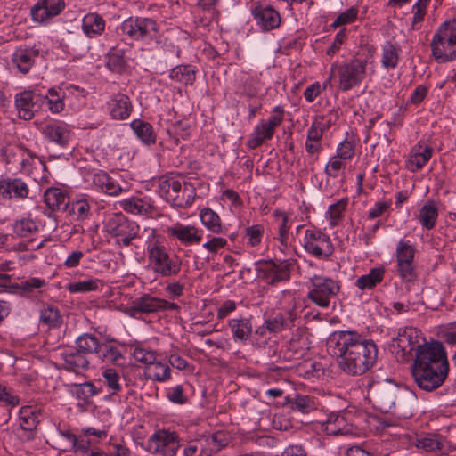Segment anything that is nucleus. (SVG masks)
Returning <instances> with one entry per match:
<instances>
[{"mask_svg":"<svg viewBox=\"0 0 456 456\" xmlns=\"http://www.w3.org/2000/svg\"><path fill=\"white\" fill-rule=\"evenodd\" d=\"M326 346L339 369L352 376L364 374L377 361L378 348L374 341L356 331H334L328 337Z\"/></svg>","mask_w":456,"mask_h":456,"instance_id":"obj_1","label":"nucleus"},{"mask_svg":"<svg viewBox=\"0 0 456 456\" xmlns=\"http://www.w3.org/2000/svg\"><path fill=\"white\" fill-rule=\"evenodd\" d=\"M412 359L411 371L419 388L433 391L446 379L449 364L446 351L441 342L423 343Z\"/></svg>","mask_w":456,"mask_h":456,"instance_id":"obj_2","label":"nucleus"},{"mask_svg":"<svg viewBox=\"0 0 456 456\" xmlns=\"http://www.w3.org/2000/svg\"><path fill=\"white\" fill-rule=\"evenodd\" d=\"M158 193L172 206L186 208L193 203L196 189L193 184L185 182L179 175L170 173L159 177Z\"/></svg>","mask_w":456,"mask_h":456,"instance_id":"obj_3","label":"nucleus"},{"mask_svg":"<svg viewBox=\"0 0 456 456\" xmlns=\"http://www.w3.org/2000/svg\"><path fill=\"white\" fill-rule=\"evenodd\" d=\"M146 251L154 273L162 277L176 276L182 269V258L171 252L163 240L153 239L147 242Z\"/></svg>","mask_w":456,"mask_h":456,"instance_id":"obj_4","label":"nucleus"},{"mask_svg":"<svg viewBox=\"0 0 456 456\" xmlns=\"http://www.w3.org/2000/svg\"><path fill=\"white\" fill-rule=\"evenodd\" d=\"M367 75V59L354 57L341 64L333 63L330 67V75L324 82V87L332 77L338 78V88L347 92L362 84Z\"/></svg>","mask_w":456,"mask_h":456,"instance_id":"obj_5","label":"nucleus"},{"mask_svg":"<svg viewBox=\"0 0 456 456\" xmlns=\"http://www.w3.org/2000/svg\"><path fill=\"white\" fill-rule=\"evenodd\" d=\"M432 56L439 63L456 59V18L441 23L430 43Z\"/></svg>","mask_w":456,"mask_h":456,"instance_id":"obj_6","label":"nucleus"},{"mask_svg":"<svg viewBox=\"0 0 456 456\" xmlns=\"http://www.w3.org/2000/svg\"><path fill=\"white\" fill-rule=\"evenodd\" d=\"M119 29L132 40L161 43L159 24L151 18L129 17L120 24Z\"/></svg>","mask_w":456,"mask_h":456,"instance_id":"obj_7","label":"nucleus"},{"mask_svg":"<svg viewBox=\"0 0 456 456\" xmlns=\"http://www.w3.org/2000/svg\"><path fill=\"white\" fill-rule=\"evenodd\" d=\"M309 283L307 298L324 309L330 307L331 301L338 297L341 289L339 281L322 275H314L309 279Z\"/></svg>","mask_w":456,"mask_h":456,"instance_id":"obj_8","label":"nucleus"},{"mask_svg":"<svg viewBox=\"0 0 456 456\" xmlns=\"http://www.w3.org/2000/svg\"><path fill=\"white\" fill-rule=\"evenodd\" d=\"M103 230L117 238L118 244L128 247L138 236L140 228L135 222L130 221L122 213H110L105 216Z\"/></svg>","mask_w":456,"mask_h":456,"instance_id":"obj_9","label":"nucleus"},{"mask_svg":"<svg viewBox=\"0 0 456 456\" xmlns=\"http://www.w3.org/2000/svg\"><path fill=\"white\" fill-rule=\"evenodd\" d=\"M142 446L152 455L176 456L182 444L177 432L170 428H158Z\"/></svg>","mask_w":456,"mask_h":456,"instance_id":"obj_10","label":"nucleus"},{"mask_svg":"<svg viewBox=\"0 0 456 456\" xmlns=\"http://www.w3.org/2000/svg\"><path fill=\"white\" fill-rule=\"evenodd\" d=\"M302 246L307 254L320 260H328L334 253L330 236L315 227L305 231Z\"/></svg>","mask_w":456,"mask_h":456,"instance_id":"obj_11","label":"nucleus"},{"mask_svg":"<svg viewBox=\"0 0 456 456\" xmlns=\"http://www.w3.org/2000/svg\"><path fill=\"white\" fill-rule=\"evenodd\" d=\"M284 110L281 106H276L273 109L272 115L267 119H262L254 127L249 138L247 141V147L256 149L265 142L273 138L276 128L283 120Z\"/></svg>","mask_w":456,"mask_h":456,"instance_id":"obj_12","label":"nucleus"},{"mask_svg":"<svg viewBox=\"0 0 456 456\" xmlns=\"http://www.w3.org/2000/svg\"><path fill=\"white\" fill-rule=\"evenodd\" d=\"M425 339L419 336L418 330L406 328L398 333L392 345L393 352L400 362L409 361L416 351L422 346Z\"/></svg>","mask_w":456,"mask_h":456,"instance_id":"obj_13","label":"nucleus"},{"mask_svg":"<svg viewBox=\"0 0 456 456\" xmlns=\"http://www.w3.org/2000/svg\"><path fill=\"white\" fill-rule=\"evenodd\" d=\"M257 277L269 285H275L290 277V265L287 261L259 262L256 267Z\"/></svg>","mask_w":456,"mask_h":456,"instance_id":"obj_14","label":"nucleus"},{"mask_svg":"<svg viewBox=\"0 0 456 456\" xmlns=\"http://www.w3.org/2000/svg\"><path fill=\"white\" fill-rule=\"evenodd\" d=\"M398 389L391 384L373 385L370 391V400L373 407L381 412H390L395 405Z\"/></svg>","mask_w":456,"mask_h":456,"instance_id":"obj_15","label":"nucleus"},{"mask_svg":"<svg viewBox=\"0 0 456 456\" xmlns=\"http://www.w3.org/2000/svg\"><path fill=\"white\" fill-rule=\"evenodd\" d=\"M14 103L19 117L24 120H30L43 103V98L36 91L25 90L15 95Z\"/></svg>","mask_w":456,"mask_h":456,"instance_id":"obj_16","label":"nucleus"},{"mask_svg":"<svg viewBox=\"0 0 456 456\" xmlns=\"http://www.w3.org/2000/svg\"><path fill=\"white\" fill-rule=\"evenodd\" d=\"M160 298L143 293L134 298L124 313L131 318L140 319L143 314L159 312Z\"/></svg>","mask_w":456,"mask_h":456,"instance_id":"obj_17","label":"nucleus"},{"mask_svg":"<svg viewBox=\"0 0 456 456\" xmlns=\"http://www.w3.org/2000/svg\"><path fill=\"white\" fill-rule=\"evenodd\" d=\"M65 7L63 0H38L31 8L32 20L38 23H47L59 15Z\"/></svg>","mask_w":456,"mask_h":456,"instance_id":"obj_18","label":"nucleus"},{"mask_svg":"<svg viewBox=\"0 0 456 456\" xmlns=\"http://www.w3.org/2000/svg\"><path fill=\"white\" fill-rule=\"evenodd\" d=\"M165 232L170 238L179 240L183 246L199 244L202 240L201 231L191 224L184 225L177 222L167 227Z\"/></svg>","mask_w":456,"mask_h":456,"instance_id":"obj_19","label":"nucleus"},{"mask_svg":"<svg viewBox=\"0 0 456 456\" xmlns=\"http://www.w3.org/2000/svg\"><path fill=\"white\" fill-rule=\"evenodd\" d=\"M18 421V436L25 440L33 439L39 423V412L32 406H23L19 411Z\"/></svg>","mask_w":456,"mask_h":456,"instance_id":"obj_20","label":"nucleus"},{"mask_svg":"<svg viewBox=\"0 0 456 456\" xmlns=\"http://www.w3.org/2000/svg\"><path fill=\"white\" fill-rule=\"evenodd\" d=\"M45 139L60 147H66L71 139L72 134L68 125L63 122L53 120L46 123L41 129Z\"/></svg>","mask_w":456,"mask_h":456,"instance_id":"obj_21","label":"nucleus"},{"mask_svg":"<svg viewBox=\"0 0 456 456\" xmlns=\"http://www.w3.org/2000/svg\"><path fill=\"white\" fill-rule=\"evenodd\" d=\"M297 318V313L295 308H290L283 312L273 314L265 320V327L269 333H280L284 330L291 329L295 326V321Z\"/></svg>","mask_w":456,"mask_h":456,"instance_id":"obj_22","label":"nucleus"},{"mask_svg":"<svg viewBox=\"0 0 456 456\" xmlns=\"http://www.w3.org/2000/svg\"><path fill=\"white\" fill-rule=\"evenodd\" d=\"M251 13L256 24L264 31H270L280 26L281 17L279 12L269 5L257 4L251 9Z\"/></svg>","mask_w":456,"mask_h":456,"instance_id":"obj_23","label":"nucleus"},{"mask_svg":"<svg viewBox=\"0 0 456 456\" xmlns=\"http://www.w3.org/2000/svg\"><path fill=\"white\" fill-rule=\"evenodd\" d=\"M107 104L111 118L116 120L128 118L133 110L129 97L120 93L112 95Z\"/></svg>","mask_w":456,"mask_h":456,"instance_id":"obj_24","label":"nucleus"},{"mask_svg":"<svg viewBox=\"0 0 456 456\" xmlns=\"http://www.w3.org/2000/svg\"><path fill=\"white\" fill-rule=\"evenodd\" d=\"M432 154L433 149L423 141H419L411 149L407 160L408 168L412 172L419 170L429 161Z\"/></svg>","mask_w":456,"mask_h":456,"instance_id":"obj_25","label":"nucleus"},{"mask_svg":"<svg viewBox=\"0 0 456 456\" xmlns=\"http://www.w3.org/2000/svg\"><path fill=\"white\" fill-rule=\"evenodd\" d=\"M29 193L28 184L20 178H8L0 181V196L4 199L12 197L17 199H26Z\"/></svg>","mask_w":456,"mask_h":456,"instance_id":"obj_26","label":"nucleus"},{"mask_svg":"<svg viewBox=\"0 0 456 456\" xmlns=\"http://www.w3.org/2000/svg\"><path fill=\"white\" fill-rule=\"evenodd\" d=\"M60 357L63 361V368L68 371L78 374L89 367L87 356L76 349L64 350L60 354Z\"/></svg>","mask_w":456,"mask_h":456,"instance_id":"obj_27","label":"nucleus"},{"mask_svg":"<svg viewBox=\"0 0 456 456\" xmlns=\"http://www.w3.org/2000/svg\"><path fill=\"white\" fill-rule=\"evenodd\" d=\"M39 54V49L36 45L29 48L17 49L12 57L14 67L22 74L29 72L35 64V58Z\"/></svg>","mask_w":456,"mask_h":456,"instance_id":"obj_28","label":"nucleus"},{"mask_svg":"<svg viewBox=\"0 0 456 456\" xmlns=\"http://www.w3.org/2000/svg\"><path fill=\"white\" fill-rule=\"evenodd\" d=\"M232 337L235 342L245 344L252 336V322L247 317L240 316L228 321Z\"/></svg>","mask_w":456,"mask_h":456,"instance_id":"obj_29","label":"nucleus"},{"mask_svg":"<svg viewBox=\"0 0 456 456\" xmlns=\"http://www.w3.org/2000/svg\"><path fill=\"white\" fill-rule=\"evenodd\" d=\"M93 183L99 190L110 196H117L126 191L115 178L104 171H99L94 175Z\"/></svg>","mask_w":456,"mask_h":456,"instance_id":"obj_30","label":"nucleus"},{"mask_svg":"<svg viewBox=\"0 0 456 456\" xmlns=\"http://www.w3.org/2000/svg\"><path fill=\"white\" fill-rule=\"evenodd\" d=\"M44 200L46 206L53 211H66L69 205V197L60 188L52 187L47 189L44 194Z\"/></svg>","mask_w":456,"mask_h":456,"instance_id":"obj_31","label":"nucleus"},{"mask_svg":"<svg viewBox=\"0 0 456 456\" xmlns=\"http://www.w3.org/2000/svg\"><path fill=\"white\" fill-rule=\"evenodd\" d=\"M385 276V268L383 266L374 267L367 274L362 275L356 279L354 285L362 291L374 289L381 283Z\"/></svg>","mask_w":456,"mask_h":456,"instance_id":"obj_32","label":"nucleus"},{"mask_svg":"<svg viewBox=\"0 0 456 456\" xmlns=\"http://www.w3.org/2000/svg\"><path fill=\"white\" fill-rule=\"evenodd\" d=\"M273 216L277 224L278 237L281 246L284 248L289 245V232L291 228L293 221L289 217L288 214L280 209L273 211Z\"/></svg>","mask_w":456,"mask_h":456,"instance_id":"obj_33","label":"nucleus"},{"mask_svg":"<svg viewBox=\"0 0 456 456\" xmlns=\"http://www.w3.org/2000/svg\"><path fill=\"white\" fill-rule=\"evenodd\" d=\"M200 219L203 226L213 234H223L224 226L217 213L209 208H204L200 212Z\"/></svg>","mask_w":456,"mask_h":456,"instance_id":"obj_34","label":"nucleus"},{"mask_svg":"<svg viewBox=\"0 0 456 456\" xmlns=\"http://www.w3.org/2000/svg\"><path fill=\"white\" fill-rule=\"evenodd\" d=\"M417 218L424 229H433L438 218V208L436 202L428 200L419 209Z\"/></svg>","mask_w":456,"mask_h":456,"instance_id":"obj_35","label":"nucleus"},{"mask_svg":"<svg viewBox=\"0 0 456 456\" xmlns=\"http://www.w3.org/2000/svg\"><path fill=\"white\" fill-rule=\"evenodd\" d=\"M130 126L140 140L145 145H152L156 142V134L152 126L142 119H134L130 123Z\"/></svg>","mask_w":456,"mask_h":456,"instance_id":"obj_36","label":"nucleus"},{"mask_svg":"<svg viewBox=\"0 0 456 456\" xmlns=\"http://www.w3.org/2000/svg\"><path fill=\"white\" fill-rule=\"evenodd\" d=\"M287 404L290 405L292 411H297L304 414L315 411L318 408V403L314 397L303 395H297L293 399L286 396L283 405Z\"/></svg>","mask_w":456,"mask_h":456,"instance_id":"obj_37","label":"nucleus"},{"mask_svg":"<svg viewBox=\"0 0 456 456\" xmlns=\"http://www.w3.org/2000/svg\"><path fill=\"white\" fill-rule=\"evenodd\" d=\"M82 28L84 33L92 38L104 31L105 21L98 13L90 12L83 18Z\"/></svg>","mask_w":456,"mask_h":456,"instance_id":"obj_38","label":"nucleus"},{"mask_svg":"<svg viewBox=\"0 0 456 456\" xmlns=\"http://www.w3.org/2000/svg\"><path fill=\"white\" fill-rule=\"evenodd\" d=\"M122 208L134 215H148L151 213L152 206L146 198L132 197L120 202Z\"/></svg>","mask_w":456,"mask_h":456,"instance_id":"obj_39","label":"nucleus"},{"mask_svg":"<svg viewBox=\"0 0 456 456\" xmlns=\"http://www.w3.org/2000/svg\"><path fill=\"white\" fill-rule=\"evenodd\" d=\"M144 373L147 379L157 382H165L171 379L169 365L158 361L157 358L146 366Z\"/></svg>","mask_w":456,"mask_h":456,"instance_id":"obj_40","label":"nucleus"},{"mask_svg":"<svg viewBox=\"0 0 456 456\" xmlns=\"http://www.w3.org/2000/svg\"><path fill=\"white\" fill-rule=\"evenodd\" d=\"M76 350L84 354L86 356L90 354H98L101 344L98 338L92 334L85 333L79 336L76 341Z\"/></svg>","mask_w":456,"mask_h":456,"instance_id":"obj_41","label":"nucleus"},{"mask_svg":"<svg viewBox=\"0 0 456 456\" xmlns=\"http://www.w3.org/2000/svg\"><path fill=\"white\" fill-rule=\"evenodd\" d=\"M400 46L391 42L382 45L381 64L386 69H395L399 62Z\"/></svg>","mask_w":456,"mask_h":456,"instance_id":"obj_42","label":"nucleus"},{"mask_svg":"<svg viewBox=\"0 0 456 456\" xmlns=\"http://www.w3.org/2000/svg\"><path fill=\"white\" fill-rule=\"evenodd\" d=\"M97 355L102 362L108 364L119 365L121 361L124 360L119 349L109 343L101 344Z\"/></svg>","mask_w":456,"mask_h":456,"instance_id":"obj_43","label":"nucleus"},{"mask_svg":"<svg viewBox=\"0 0 456 456\" xmlns=\"http://www.w3.org/2000/svg\"><path fill=\"white\" fill-rule=\"evenodd\" d=\"M195 69L191 65H178L171 69L170 78L183 83L185 85H192L195 81Z\"/></svg>","mask_w":456,"mask_h":456,"instance_id":"obj_44","label":"nucleus"},{"mask_svg":"<svg viewBox=\"0 0 456 456\" xmlns=\"http://www.w3.org/2000/svg\"><path fill=\"white\" fill-rule=\"evenodd\" d=\"M40 323L50 328L59 327L62 322L61 315L57 307L47 305L40 310Z\"/></svg>","mask_w":456,"mask_h":456,"instance_id":"obj_45","label":"nucleus"},{"mask_svg":"<svg viewBox=\"0 0 456 456\" xmlns=\"http://www.w3.org/2000/svg\"><path fill=\"white\" fill-rule=\"evenodd\" d=\"M13 232L21 238L32 236L38 232L37 223L31 218H21L13 224Z\"/></svg>","mask_w":456,"mask_h":456,"instance_id":"obj_46","label":"nucleus"},{"mask_svg":"<svg viewBox=\"0 0 456 456\" xmlns=\"http://www.w3.org/2000/svg\"><path fill=\"white\" fill-rule=\"evenodd\" d=\"M348 205V198H343L334 204H331L327 212L326 216L329 218V224L331 227L338 224L343 218V214Z\"/></svg>","mask_w":456,"mask_h":456,"instance_id":"obj_47","label":"nucleus"},{"mask_svg":"<svg viewBox=\"0 0 456 456\" xmlns=\"http://www.w3.org/2000/svg\"><path fill=\"white\" fill-rule=\"evenodd\" d=\"M65 212L75 220H85L89 216L90 205L86 200L69 202Z\"/></svg>","mask_w":456,"mask_h":456,"instance_id":"obj_48","label":"nucleus"},{"mask_svg":"<svg viewBox=\"0 0 456 456\" xmlns=\"http://www.w3.org/2000/svg\"><path fill=\"white\" fill-rule=\"evenodd\" d=\"M415 445L419 449L426 452H436L442 450L443 444L441 436L436 434H428L427 436H419L416 439Z\"/></svg>","mask_w":456,"mask_h":456,"instance_id":"obj_49","label":"nucleus"},{"mask_svg":"<svg viewBox=\"0 0 456 456\" xmlns=\"http://www.w3.org/2000/svg\"><path fill=\"white\" fill-rule=\"evenodd\" d=\"M100 283V280L90 278L87 280L69 283L66 286V289L71 294L87 293L97 290L99 289Z\"/></svg>","mask_w":456,"mask_h":456,"instance_id":"obj_50","label":"nucleus"},{"mask_svg":"<svg viewBox=\"0 0 456 456\" xmlns=\"http://www.w3.org/2000/svg\"><path fill=\"white\" fill-rule=\"evenodd\" d=\"M265 233V228L262 224H256L248 226L244 231V239L246 240V245L249 248L258 247L263 240Z\"/></svg>","mask_w":456,"mask_h":456,"instance_id":"obj_51","label":"nucleus"},{"mask_svg":"<svg viewBox=\"0 0 456 456\" xmlns=\"http://www.w3.org/2000/svg\"><path fill=\"white\" fill-rule=\"evenodd\" d=\"M416 248L408 240H401L395 249L396 263L414 262Z\"/></svg>","mask_w":456,"mask_h":456,"instance_id":"obj_52","label":"nucleus"},{"mask_svg":"<svg viewBox=\"0 0 456 456\" xmlns=\"http://www.w3.org/2000/svg\"><path fill=\"white\" fill-rule=\"evenodd\" d=\"M107 67L113 72L120 73L126 67L124 51L112 48L108 54Z\"/></svg>","mask_w":456,"mask_h":456,"instance_id":"obj_53","label":"nucleus"},{"mask_svg":"<svg viewBox=\"0 0 456 456\" xmlns=\"http://www.w3.org/2000/svg\"><path fill=\"white\" fill-rule=\"evenodd\" d=\"M102 375L108 388L111 391V395H116L122 389L120 376L116 370L106 368L102 370Z\"/></svg>","mask_w":456,"mask_h":456,"instance_id":"obj_54","label":"nucleus"},{"mask_svg":"<svg viewBox=\"0 0 456 456\" xmlns=\"http://www.w3.org/2000/svg\"><path fill=\"white\" fill-rule=\"evenodd\" d=\"M397 273L404 282H413L418 278V273L413 262L396 263Z\"/></svg>","mask_w":456,"mask_h":456,"instance_id":"obj_55","label":"nucleus"},{"mask_svg":"<svg viewBox=\"0 0 456 456\" xmlns=\"http://www.w3.org/2000/svg\"><path fill=\"white\" fill-rule=\"evenodd\" d=\"M43 102L45 101L47 102L49 110L53 113H59L61 112L64 108V102L62 101V96L60 94V92H58L54 88H51L48 90V94L46 96H42Z\"/></svg>","mask_w":456,"mask_h":456,"instance_id":"obj_56","label":"nucleus"},{"mask_svg":"<svg viewBox=\"0 0 456 456\" xmlns=\"http://www.w3.org/2000/svg\"><path fill=\"white\" fill-rule=\"evenodd\" d=\"M100 390L92 383L85 382L76 386L75 395L78 400L88 403L89 399L98 395Z\"/></svg>","mask_w":456,"mask_h":456,"instance_id":"obj_57","label":"nucleus"},{"mask_svg":"<svg viewBox=\"0 0 456 456\" xmlns=\"http://www.w3.org/2000/svg\"><path fill=\"white\" fill-rule=\"evenodd\" d=\"M358 13V8L352 6L344 12H341L332 22L331 27L337 28L344 25L351 24L356 20Z\"/></svg>","mask_w":456,"mask_h":456,"instance_id":"obj_58","label":"nucleus"},{"mask_svg":"<svg viewBox=\"0 0 456 456\" xmlns=\"http://www.w3.org/2000/svg\"><path fill=\"white\" fill-rule=\"evenodd\" d=\"M208 240L202 244V248L209 253L215 255L222 248H224L228 241L225 238L208 235Z\"/></svg>","mask_w":456,"mask_h":456,"instance_id":"obj_59","label":"nucleus"},{"mask_svg":"<svg viewBox=\"0 0 456 456\" xmlns=\"http://www.w3.org/2000/svg\"><path fill=\"white\" fill-rule=\"evenodd\" d=\"M268 330L265 327L263 323L261 326L257 327L255 331H252L251 341L252 345L256 347H265V346L270 341V337L268 336Z\"/></svg>","mask_w":456,"mask_h":456,"instance_id":"obj_60","label":"nucleus"},{"mask_svg":"<svg viewBox=\"0 0 456 456\" xmlns=\"http://www.w3.org/2000/svg\"><path fill=\"white\" fill-rule=\"evenodd\" d=\"M45 284L46 282L44 279L31 277L21 281L20 283L16 286V288L20 289L21 293L25 295L33 292L35 289L44 287Z\"/></svg>","mask_w":456,"mask_h":456,"instance_id":"obj_61","label":"nucleus"},{"mask_svg":"<svg viewBox=\"0 0 456 456\" xmlns=\"http://www.w3.org/2000/svg\"><path fill=\"white\" fill-rule=\"evenodd\" d=\"M167 399L175 404L183 405L188 401L187 396L184 394V388L182 385H176L167 389Z\"/></svg>","mask_w":456,"mask_h":456,"instance_id":"obj_62","label":"nucleus"},{"mask_svg":"<svg viewBox=\"0 0 456 456\" xmlns=\"http://www.w3.org/2000/svg\"><path fill=\"white\" fill-rule=\"evenodd\" d=\"M427 8L422 4L415 3L411 8L412 12V21H411V29L417 30L420 28V24L424 20V18L427 14Z\"/></svg>","mask_w":456,"mask_h":456,"instance_id":"obj_63","label":"nucleus"},{"mask_svg":"<svg viewBox=\"0 0 456 456\" xmlns=\"http://www.w3.org/2000/svg\"><path fill=\"white\" fill-rule=\"evenodd\" d=\"M355 151L354 142L344 140L337 147V157L343 160H348L353 158Z\"/></svg>","mask_w":456,"mask_h":456,"instance_id":"obj_64","label":"nucleus"}]
</instances>
